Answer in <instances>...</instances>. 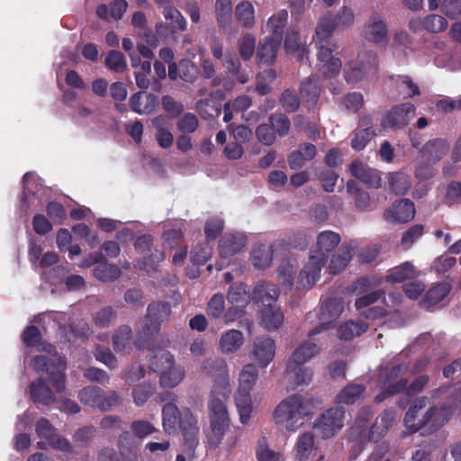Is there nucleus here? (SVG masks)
<instances>
[{
  "instance_id": "nucleus-1",
  "label": "nucleus",
  "mask_w": 461,
  "mask_h": 461,
  "mask_svg": "<svg viewBox=\"0 0 461 461\" xmlns=\"http://www.w3.org/2000/svg\"><path fill=\"white\" fill-rule=\"evenodd\" d=\"M159 399L166 402L162 408V425L166 433L175 434L181 431L184 444L194 455L199 444L198 420L188 407L179 409L176 406L177 395L170 391L160 393Z\"/></svg>"
},
{
  "instance_id": "nucleus-2",
  "label": "nucleus",
  "mask_w": 461,
  "mask_h": 461,
  "mask_svg": "<svg viewBox=\"0 0 461 461\" xmlns=\"http://www.w3.org/2000/svg\"><path fill=\"white\" fill-rule=\"evenodd\" d=\"M312 413V402L296 393L286 397L276 406L274 418L276 423L294 432L303 424V418Z\"/></svg>"
},
{
  "instance_id": "nucleus-3",
  "label": "nucleus",
  "mask_w": 461,
  "mask_h": 461,
  "mask_svg": "<svg viewBox=\"0 0 461 461\" xmlns=\"http://www.w3.org/2000/svg\"><path fill=\"white\" fill-rule=\"evenodd\" d=\"M331 38L332 36L324 38L323 35L319 34L318 26H316L312 41L317 49L319 71L325 78L337 77L342 66L341 60L332 56Z\"/></svg>"
},
{
  "instance_id": "nucleus-4",
  "label": "nucleus",
  "mask_w": 461,
  "mask_h": 461,
  "mask_svg": "<svg viewBox=\"0 0 461 461\" xmlns=\"http://www.w3.org/2000/svg\"><path fill=\"white\" fill-rule=\"evenodd\" d=\"M32 366L36 372L49 375L50 382L57 393L65 390L67 361L64 357L49 359L47 356H36L32 360Z\"/></svg>"
},
{
  "instance_id": "nucleus-5",
  "label": "nucleus",
  "mask_w": 461,
  "mask_h": 461,
  "mask_svg": "<svg viewBox=\"0 0 461 461\" xmlns=\"http://www.w3.org/2000/svg\"><path fill=\"white\" fill-rule=\"evenodd\" d=\"M346 409L342 406L331 407L325 411L314 422L319 435L328 439L334 437L344 426Z\"/></svg>"
},
{
  "instance_id": "nucleus-6",
  "label": "nucleus",
  "mask_w": 461,
  "mask_h": 461,
  "mask_svg": "<svg viewBox=\"0 0 461 461\" xmlns=\"http://www.w3.org/2000/svg\"><path fill=\"white\" fill-rule=\"evenodd\" d=\"M203 369L206 375L214 379L212 393H220L223 398L229 397L230 389L225 360L220 357L206 359L203 363Z\"/></svg>"
},
{
  "instance_id": "nucleus-7",
  "label": "nucleus",
  "mask_w": 461,
  "mask_h": 461,
  "mask_svg": "<svg viewBox=\"0 0 461 461\" xmlns=\"http://www.w3.org/2000/svg\"><path fill=\"white\" fill-rule=\"evenodd\" d=\"M354 17L353 11L347 6H343L337 14L326 12L317 23L318 33L323 35L324 38L332 36L336 29L350 26L354 22Z\"/></svg>"
},
{
  "instance_id": "nucleus-8",
  "label": "nucleus",
  "mask_w": 461,
  "mask_h": 461,
  "mask_svg": "<svg viewBox=\"0 0 461 461\" xmlns=\"http://www.w3.org/2000/svg\"><path fill=\"white\" fill-rule=\"evenodd\" d=\"M171 314V305L167 302H153L148 305L145 321L141 328L142 333L152 337L160 330L161 323L168 320Z\"/></svg>"
},
{
  "instance_id": "nucleus-9",
  "label": "nucleus",
  "mask_w": 461,
  "mask_h": 461,
  "mask_svg": "<svg viewBox=\"0 0 461 461\" xmlns=\"http://www.w3.org/2000/svg\"><path fill=\"white\" fill-rule=\"evenodd\" d=\"M378 65L377 56L373 51L359 53L357 59L350 61L348 70L345 72V79L348 83H356L365 74L375 71Z\"/></svg>"
},
{
  "instance_id": "nucleus-10",
  "label": "nucleus",
  "mask_w": 461,
  "mask_h": 461,
  "mask_svg": "<svg viewBox=\"0 0 461 461\" xmlns=\"http://www.w3.org/2000/svg\"><path fill=\"white\" fill-rule=\"evenodd\" d=\"M344 310V303L341 298L330 297L327 298L321 307V314L329 320L320 323L312 330L309 331L308 336L312 338L323 332L328 331L332 328V322L336 321Z\"/></svg>"
},
{
  "instance_id": "nucleus-11",
  "label": "nucleus",
  "mask_w": 461,
  "mask_h": 461,
  "mask_svg": "<svg viewBox=\"0 0 461 461\" xmlns=\"http://www.w3.org/2000/svg\"><path fill=\"white\" fill-rule=\"evenodd\" d=\"M416 108L411 103L393 106L382 119L383 128L402 129L407 126L415 114Z\"/></svg>"
},
{
  "instance_id": "nucleus-12",
  "label": "nucleus",
  "mask_w": 461,
  "mask_h": 461,
  "mask_svg": "<svg viewBox=\"0 0 461 461\" xmlns=\"http://www.w3.org/2000/svg\"><path fill=\"white\" fill-rule=\"evenodd\" d=\"M427 401L428 399L426 397L416 398L406 411L404 423L411 433H415L422 429H426L428 422L431 420L434 409H428L421 419H417L419 411L425 408Z\"/></svg>"
},
{
  "instance_id": "nucleus-13",
  "label": "nucleus",
  "mask_w": 461,
  "mask_h": 461,
  "mask_svg": "<svg viewBox=\"0 0 461 461\" xmlns=\"http://www.w3.org/2000/svg\"><path fill=\"white\" fill-rule=\"evenodd\" d=\"M275 354V340L268 336H260L254 339L249 357L255 359L260 367H266L274 359Z\"/></svg>"
},
{
  "instance_id": "nucleus-14",
  "label": "nucleus",
  "mask_w": 461,
  "mask_h": 461,
  "mask_svg": "<svg viewBox=\"0 0 461 461\" xmlns=\"http://www.w3.org/2000/svg\"><path fill=\"white\" fill-rule=\"evenodd\" d=\"M89 258L90 265L97 264L93 269V275L99 281L111 282L121 276V268L117 265L108 263L103 253L95 252L90 254Z\"/></svg>"
},
{
  "instance_id": "nucleus-15",
  "label": "nucleus",
  "mask_w": 461,
  "mask_h": 461,
  "mask_svg": "<svg viewBox=\"0 0 461 461\" xmlns=\"http://www.w3.org/2000/svg\"><path fill=\"white\" fill-rule=\"evenodd\" d=\"M415 216V206L410 199L395 201L384 213V219L392 223L408 222Z\"/></svg>"
},
{
  "instance_id": "nucleus-16",
  "label": "nucleus",
  "mask_w": 461,
  "mask_h": 461,
  "mask_svg": "<svg viewBox=\"0 0 461 461\" xmlns=\"http://www.w3.org/2000/svg\"><path fill=\"white\" fill-rule=\"evenodd\" d=\"M308 340L303 342L294 349L287 363L286 370H294L297 365H303L321 351V346L315 342V336L312 338L308 336Z\"/></svg>"
},
{
  "instance_id": "nucleus-17",
  "label": "nucleus",
  "mask_w": 461,
  "mask_h": 461,
  "mask_svg": "<svg viewBox=\"0 0 461 461\" xmlns=\"http://www.w3.org/2000/svg\"><path fill=\"white\" fill-rule=\"evenodd\" d=\"M349 170L353 176L366 184L370 188L382 186L381 172L372 168L359 160H354L349 165Z\"/></svg>"
},
{
  "instance_id": "nucleus-18",
  "label": "nucleus",
  "mask_w": 461,
  "mask_h": 461,
  "mask_svg": "<svg viewBox=\"0 0 461 461\" xmlns=\"http://www.w3.org/2000/svg\"><path fill=\"white\" fill-rule=\"evenodd\" d=\"M163 15L168 23L169 27L163 23H158L156 26V32L158 35L167 38L168 32L174 33L176 31H185L186 20L176 8L166 6L163 10Z\"/></svg>"
},
{
  "instance_id": "nucleus-19",
  "label": "nucleus",
  "mask_w": 461,
  "mask_h": 461,
  "mask_svg": "<svg viewBox=\"0 0 461 461\" xmlns=\"http://www.w3.org/2000/svg\"><path fill=\"white\" fill-rule=\"evenodd\" d=\"M246 235L237 233H225L219 241V253L222 258H230L240 253L247 245Z\"/></svg>"
},
{
  "instance_id": "nucleus-20",
  "label": "nucleus",
  "mask_w": 461,
  "mask_h": 461,
  "mask_svg": "<svg viewBox=\"0 0 461 461\" xmlns=\"http://www.w3.org/2000/svg\"><path fill=\"white\" fill-rule=\"evenodd\" d=\"M280 294L278 287L269 282H259L256 285L252 293L255 303L263 308L276 303Z\"/></svg>"
},
{
  "instance_id": "nucleus-21",
  "label": "nucleus",
  "mask_w": 461,
  "mask_h": 461,
  "mask_svg": "<svg viewBox=\"0 0 461 461\" xmlns=\"http://www.w3.org/2000/svg\"><path fill=\"white\" fill-rule=\"evenodd\" d=\"M365 38L371 42L381 43L387 41L388 30L382 17L375 14L370 16L364 28Z\"/></svg>"
},
{
  "instance_id": "nucleus-22",
  "label": "nucleus",
  "mask_w": 461,
  "mask_h": 461,
  "mask_svg": "<svg viewBox=\"0 0 461 461\" xmlns=\"http://www.w3.org/2000/svg\"><path fill=\"white\" fill-rule=\"evenodd\" d=\"M158 105V98L151 93L139 91L130 98L131 109L139 114H150Z\"/></svg>"
},
{
  "instance_id": "nucleus-23",
  "label": "nucleus",
  "mask_w": 461,
  "mask_h": 461,
  "mask_svg": "<svg viewBox=\"0 0 461 461\" xmlns=\"http://www.w3.org/2000/svg\"><path fill=\"white\" fill-rule=\"evenodd\" d=\"M340 235L332 230H324L319 233L316 240V248L312 251L328 260L340 242Z\"/></svg>"
},
{
  "instance_id": "nucleus-24",
  "label": "nucleus",
  "mask_w": 461,
  "mask_h": 461,
  "mask_svg": "<svg viewBox=\"0 0 461 461\" xmlns=\"http://www.w3.org/2000/svg\"><path fill=\"white\" fill-rule=\"evenodd\" d=\"M30 395L36 405L49 406L56 400L51 388L42 378H38L31 383Z\"/></svg>"
},
{
  "instance_id": "nucleus-25",
  "label": "nucleus",
  "mask_w": 461,
  "mask_h": 461,
  "mask_svg": "<svg viewBox=\"0 0 461 461\" xmlns=\"http://www.w3.org/2000/svg\"><path fill=\"white\" fill-rule=\"evenodd\" d=\"M326 262L327 259H325L324 257L321 258L319 255L312 252L308 262L305 264L300 273L302 281L305 280L306 285H308L310 287L312 286L320 278L321 271Z\"/></svg>"
},
{
  "instance_id": "nucleus-26",
  "label": "nucleus",
  "mask_w": 461,
  "mask_h": 461,
  "mask_svg": "<svg viewBox=\"0 0 461 461\" xmlns=\"http://www.w3.org/2000/svg\"><path fill=\"white\" fill-rule=\"evenodd\" d=\"M317 149L312 143H301L297 150L293 151L287 158L291 169L297 170L302 168L307 161L315 158Z\"/></svg>"
},
{
  "instance_id": "nucleus-27",
  "label": "nucleus",
  "mask_w": 461,
  "mask_h": 461,
  "mask_svg": "<svg viewBox=\"0 0 461 461\" xmlns=\"http://www.w3.org/2000/svg\"><path fill=\"white\" fill-rule=\"evenodd\" d=\"M228 397H222L220 393L211 392V399L208 402L210 422L230 424L225 401Z\"/></svg>"
},
{
  "instance_id": "nucleus-28",
  "label": "nucleus",
  "mask_w": 461,
  "mask_h": 461,
  "mask_svg": "<svg viewBox=\"0 0 461 461\" xmlns=\"http://www.w3.org/2000/svg\"><path fill=\"white\" fill-rule=\"evenodd\" d=\"M285 49L287 53L295 55L298 61L308 59L309 49L301 42L300 33L294 28L286 32Z\"/></svg>"
},
{
  "instance_id": "nucleus-29",
  "label": "nucleus",
  "mask_w": 461,
  "mask_h": 461,
  "mask_svg": "<svg viewBox=\"0 0 461 461\" xmlns=\"http://www.w3.org/2000/svg\"><path fill=\"white\" fill-rule=\"evenodd\" d=\"M321 86L319 80L311 76L301 83L300 94L308 109H313L321 95Z\"/></svg>"
},
{
  "instance_id": "nucleus-30",
  "label": "nucleus",
  "mask_w": 461,
  "mask_h": 461,
  "mask_svg": "<svg viewBox=\"0 0 461 461\" xmlns=\"http://www.w3.org/2000/svg\"><path fill=\"white\" fill-rule=\"evenodd\" d=\"M113 347L119 354H130L132 350V330L129 325H122L112 337Z\"/></svg>"
},
{
  "instance_id": "nucleus-31",
  "label": "nucleus",
  "mask_w": 461,
  "mask_h": 461,
  "mask_svg": "<svg viewBox=\"0 0 461 461\" xmlns=\"http://www.w3.org/2000/svg\"><path fill=\"white\" fill-rule=\"evenodd\" d=\"M281 42V41L273 37H266L260 41L257 50L258 62L267 65L273 63L276 58Z\"/></svg>"
},
{
  "instance_id": "nucleus-32",
  "label": "nucleus",
  "mask_w": 461,
  "mask_h": 461,
  "mask_svg": "<svg viewBox=\"0 0 461 461\" xmlns=\"http://www.w3.org/2000/svg\"><path fill=\"white\" fill-rule=\"evenodd\" d=\"M274 249L273 246L266 244H257L253 247L250 254V261L253 267L259 270L268 268L273 260Z\"/></svg>"
},
{
  "instance_id": "nucleus-33",
  "label": "nucleus",
  "mask_w": 461,
  "mask_h": 461,
  "mask_svg": "<svg viewBox=\"0 0 461 461\" xmlns=\"http://www.w3.org/2000/svg\"><path fill=\"white\" fill-rule=\"evenodd\" d=\"M251 390L238 388L235 394V403L242 424H247L252 412Z\"/></svg>"
},
{
  "instance_id": "nucleus-34",
  "label": "nucleus",
  "mask_w": 461,
  "mask_h": 461,
  "mask_svg": "<svg viewBox=\"0 0 461 461\" xmlns=\"http://www.w3.org/2000/svg\"><path fill=\"white\" fill-rule=\"evenodd\" d=\"M262 325L268 331L278 330L284 322V314L275 304L262 308Z\"/></svg>"
},
{
  "instance_id": "nucleus-35",
  "label": "nucleus",
  "mask_w": 461,
  "mask_h": 461,
  "mask_svg": "<svg viewBox=\"0 0 461 461\" xmlns=\"http://www.w3.org/2000/svg\"><path fill=\"white\" fill-rule=\"evenodd\" d=\"M368 329V325L362 321H348L338 328V337L344 341L352 340L365 333Z\"/></svg>"
},
{
  "instance_id": "nucleus-36",
  "label": "nucleus",
  "mask_w": 461,
  "mask_h": 461,
  "mask_svg": "<svg viewBox=\"0 0 461 461\" xmlns=\"http://www.w3.org/2000/svg\"><path fill=\"white\" fill-rule=\"evenodd\" d=\"M390 190L395 195L406 194L411 186V176L403 172H392L387 176Z\"/></svg>"
},
{
  "instance_id": "nucleus-37",
  "label": "nucleus",
  "mask_w": 461,
  "mask_h": 461,
  "mask_svg": "<svg viewBox=\"0 0 461 461\" xmlns=\"http://www.w3.org/2000/svg\"><path fill=\"white\" fill-rule=\"evenodd\" d=\"M450 285L446 283L437 284L425 294L421 304L424 308H430L442 302L449 294Z\"/></svg>"
},
{
  "instance_id": "nucleus-38",
  "label": "nucleus",
  "mask_w": 461,
  "mask_h": 461,
  "mask_svg": "<svg viewBox=\"0 0 461 461\" xmlns=\"http://www.w3.org/2000/svg\"><path fill=\"white\" fill-rule=\"evenodd\" d=\"M243 342L244 337L241 331L230 330L221 335L219 347L223 353H232L237 351L242 346Z\"/></svg>"
},
{
  "instance_id": "nucleus-39",
  "label": "nucleus",
  "mask_w": 461,
  "mask_h": 461,
  "mask_svg": "<svg viewBox=\"0 0 461 461\" xmlns=\"http://www.w3.org/2000/svg\"><path fill=\"white\" fill-rule=\"evenodd\" d=\"M352 248L344 244L336 253L332 255L329 265V270L331 274H339L348 264L352 258Z\"/></svg>"
},
{
  "instance_id": "nucleus-40",
  "label": "nucleus",
  "mask_w": 461,
  "mask_h": 461,
  "mask_svg": "<svg viewBox=\"0 0 461 461\" xmlns=\"http://www.w3.org/2000/svg\"><path fill=\"white\" fill-rule=\"evenodd\" d=\"M415 276L414 266L411 262L406 261L391 268L385 276V281L388 283H402L408 279H412Z\"/></svg>"
},
{
  "instance_id": "nucleus-41",
  "label": "nucleus",
  "mask_w": 461,
  "mask_h": 461,
  "mask_svg": "<svg viewBox=\"0 0 461 461\" xmlns=\"http://www.w3.org/2000/svg\"><path fill=\"white\" fill-rule=\"evenodd\" d=\"M288 13L286 10H280L269 17L267 23V30L273 34L271 37L283 41L285 28L287 24Z\"/></svg>"
},
{
  "instance_id": "nucleus-42",
  "label": "nucleus",
  "mask_w": 461,
  "mask_h": 461,
  "mask_svg": "<svg viewBox=\"0 0 461 461\" xmlns=\"http://www.w3.org/2000/svg\"><path fill=\"white\" fill-rule=\"evenodd\" d=\"M366 387L359 384H349L343 387L336 396V402L347 405L355 403L365 393Z\"/></svg>"
},
{
  "instance_id": "nucleus-43",
  "label": "nucleus",
  "mask_w": 461,
  "mask_h": 461,
  "mask_svg": "<svg viewBox=\"0 0 461 461\" xmlns=\"http://www.w3.org/2000/svg\"><path fill=\"white\" fill-rule=\"evenodd\" d=\"M235 17L245 28H252L255 24V9L251 2L244 0L235 7Z\"/></svg>"
},
{
  "instance_id": "nucleus-44",
  "label": "nucleus",
  "mask_w": 461,
  "mask_h": 461,
  "mask_svg": "<svg viewBox=\"0 0 461 461\" xmlns=\"http://www.w3.org/2000/svg\"><path fill=\"white\" fill-rule=\"evenodd\" d=\"M314 446V436L312 432H303L295 444V458L297 461L308 460Z\"/></svg>"
},
{
  "instance_id": "nucleus-45",
  "label": "nucleus",
  "mask_w": 461,
  "mask_h": 461,
  "mask_svg": "<svg viewBox=\"0 0 461 461\" xmlns=\"http://www.w3.org/2000/svg\"><path fill=\"white\" fill-rule=\"evenodd\" d=\"M429 409H434V411L431 416V420L428 422V425L425 429V432L427 433L433 432L441 428L449 420L452 415L451 406H443L439 409H438L435 406H432Z\"/></svg>"
},
{
  "instance_id": "nucleus-46",
  "label": "nucleus",
  "mask_w": 461,
  "mask_h": 461,
  "mask_svg": "<svg viewBox=\"0 0 461 461\" xmlns=\"http://www.w3.org/2000/svg\"><path fill=\"white\" fill-rule=\"evenodd\" d=\"M250 297V292L248 286L243 283L230 285L227 294L228 301L232 304H236L238 307L246 306Z\"/></svg>"
},
{
  "instance_id": "nucleus-47",
  "label": "nucleus",
  "mask_w": 461,
  "mask_h": 461,
  "mask_svg": "<svg viewBox=\"0 0 461 461\" xmlns=\"http://www.w3.org/2000/svg\"><path fill=\"white\" fill-rule=\"evenodd\" d=\"M174 364V357L171 353L165 349H158L153 352L149 358V367L153 372L161 374L167 367Z\"/></svg>"
},
{
  "instance_id": "nucleus-48",
  "label": "nucleus",
  "mask_w": 461,
  "mask_h": 461,
  "mask_svg": "<svg viewBox=\"0 0 461 461\" xmlns=\"http://www.w3.org/2000/svg\"><path fill=\"white\" fill-rule=\"evenodd\" d=\"M420 153L429 162L436 163L446 154V147L442 140L435 139L422 146Z\"/></svg>"
},
{
  "instance_id": "nucleus-49",
  "label": "nucleus",
  "mask_w": 461,
  "mask_h": 461,
  "mask_svg": "<svg viewBox=\"0 0 461 461\" xmlns=\"http://www.w3.org/2000/svg\"><path fill=\"white\" fill-rule=\"evenodd\" d=\"M166 117L158 115L152 120V124L157 128L156 140L158 145L163 149H167L172 146L174 142L173 134L163 124L166 122Z\"/></svg>"
},
{
  "instance_id": "nucleus-50",
  "label": "nucleus",
  "mask_w": 461,
  "mask_h": 461,
  "mask_svg": "<svg viewBox=\"0 0 461 461\" xmlns=\"http://www.w3.org/2000/svg\"><path fill=\"white\" fill-rule=\"evenodd\" d=\"M348 193L354 196L356 207L358 210H366L370 205V196L366 191L361 189L357 181L350 179L347 183Z\"/></svg>"
},
{
  "instance_id": "nucleus-51",
  "label": "nucleus",
  "mask_w": 461,
  "mask_h": 461,
  "mask_svg": "<svg viewBox=\"0 0 461 461\" xmlns=\"http://www.w3.org/2000/svg\"><path fill=\"white\" fill-rule=\"evenodd\" d=\"M102 393V388L95 385H88L79 391L78 399L84 405L98 409Z\"/></svg>"
},
{
  "instance_id": "nucleus-52",
  "label": "nucleus",
  "mask_w": 461,
  "mask_h": 461,
  "mask_svg": "<svg viewBox=\"0 0 461 461\" xmlns=\"http://www.w3.org/2000/svg\"><path fill=\"white\" fill-rule=\"evenodd\" d=\"M185 371L180 366L167 367L160 374L159 382L163 387L173 388L176 386L184 378Z\"/></svg>"
},
{
  "instance_id": "nucleus-53",
  "label": "nucleus",
  "mask_w": 461,
  "mask_h": 461,
  "mask_svg": "<svg viewBox=\"0 0 461 461\" xmlns=\"http://www.w3.org/2000/svg\"><path fill=\"white\" fill-rule=\"evenodd\" d=\"M230 424L219 423L218 421L210 422V429L206 434V438L210 447L217 448L223 439L226 431Z\"/></svg>"
},
{
  "instance_id": "nucleus-54",
  "label": "nucleus",
  "mask_w": 461,
  "mask_h": 461,
  "mask_svg": "<svg viewBox=\"0 0 461 461\" xmlns=\"http://www.w3.org/2000/svg\"><path fill=\"white\" fill-rule=\"evenodd\" d=\"M231 0H216L215 13L219 26L227 28L231 21Z\"/></svg>"
},
{
  "instance_id": "nucleus-55",
  "label": "nucleus",
  "mask_w": 461,
  "mask_h": 461,
  "mask_svg": "<svg viewBox=\"0 0 461 461\" xmlns=\"http://www.w3.org/2000/svg\"><path fill=\"white\" fill-rule=\"evenodd\" d=\"M375 135V131H369L367 129H355L351 133V148L356 151L364 149Z\"/></svg>"
},
{
  "instance_id": "nucleus-56",
  "label": "nucleus",
  "mask_w": 461,
  "mask_h": 461,
  "mask_svg": "<svg viewBox=\"0 0 461 461\" xmlns=\"http://www.w3.org/2000/svg\"><path fill=\"white\" fill-rule=\"evenodd\" d=\"M122 404V398L119 393L113 390H109L107 392L103 390L102 397L97 410L101 411L102 412H106Z\"/></svg>"
},
{
  "instance_id": "nucleus-57",
  "label": "nucleus",
  "mask_w": 461,
  "mask_h": 461,
  "mask_svg": "<svg viewBox=\"0 0 461 461\" xmlns=\"http://www.w3.org/2000/svg\"><path fill=\"white\" fill-rule=\"evenodd\" d=\"M197 111L203 119H212L221 114V104L212 99H203L197 102Z\"/></svg>"
},
{
  "instance_id": "nucleus-58",
  "label": "nucleus",
  "mask_w": 461,
  "mask_h": 461,
  "mask_svg": "<svg viewBox=\"0 0 461 461\" xmlns=\"http://www.w3.org/2000/svg\"><path fill=\"white\" fill-rule=\"evenodd\" d=\"M258 375V371L253 364L245 365L240 374L239 388L252 390Z\"/></svg>"
},
{
  "instance_id": "nucleus-59",
  "label": "nucleus",
  "mask_w": 461,
  "mask_h": 461,
  "mask_svg": "<svg viewBox=\"0 0 461 461\" xmlns=\"http://www.w3.org/2000/svg\"><path fill=\"white\" fill-rule=\"evenodd\" d=\"M104 65L113 72H122L125 70L127 64L124 55L119 50H110L107 52Z\"/></svg>"
},
{
  "instance_id": "nucleus-60",
  "label": "nucleus",
  "mask_w": 461,
  "mask_h": 461,
  "mask_svg": "<svg viewBox=\"0 0 461 461\" xmlns=\"http://www.w3.org/2000/svg\"><path fill=\"white\" fill-rule=\"evenodd\" d=\"M225 311V300L222 294H215L208 302L206 312L212 319H220Z\"/></svg>"
},
{
  "instance_id": "nucleus-61",
  "label": "nucleus",
  "mask_w": 461,
  "mask_h": 461,
  "mask_svg": "<svg viewBox=\"0 0 461 461\" xmlns=\"http://www.w3.org/2000/svg\"><path fill=\"white\" fill-rule=\"evenodd\" d=\"M407 369V365L403 363L393 366L383 377L382 384L384 386H390L391 384L393 385L402 380H407L403 377Z\"/></svg>"
},
{
  "instance_id": "nucleus-62",
  "label": "nucleus",
  "mask_w": 461,
  "mask_h": 461,
  "mask_svg": "<svg viewBox=\"0 0 461 461\" xmlns=\"http://www.w3.org/2000/svg\"><path fill=\"white\" fill-rule=\"evenodd\" d=\"M422 26L428 32L438 33L447 28V21L441 15L429 14L422 21Z\"/></svg>"
},
{
  "instance_id": "nucleus-63",
  "label": "nucleus",
  "mask_w": 461,
  "mask_h": 461,
  "mask_svg": "<svg viewBox=\"0 0 461 461\" xmlns=\"http://www.w3.org/2000/svg\"><path fill=\"white\" fill-rule=\"evenodd\" d=\"M46 212L54 224L61 225L67 219L65 207L58 202H49L46 205Z\"/></svg>"
},
{
  "instance_id": "nucleus-64",
  "label": "nucleus",
  "mask_w": 461,
  "mask_h": 461,
  "mask_svg": "<svg viewBox=\"0 0 461 461\" xmlns=\"http://www.w3.org/2000/svg\"><path fill=\"white\" fill-rule=\"evenodd\" d=\"M280 104L286 113H294L300 106V98L294 90L285 89L280 96Z\"/></svg>"
}]
</instances>
